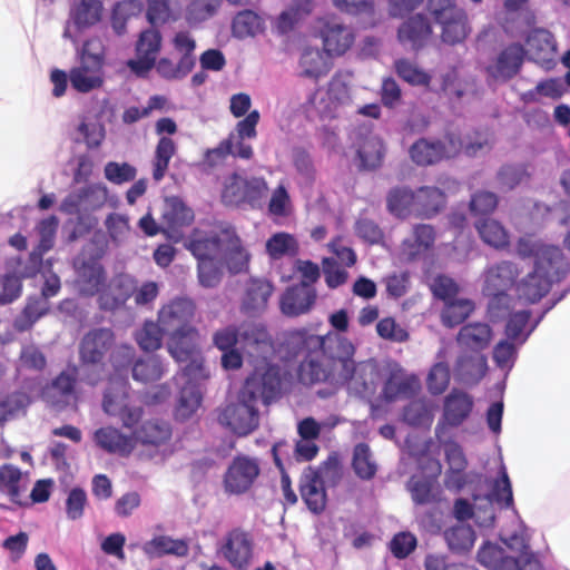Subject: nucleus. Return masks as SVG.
<instances>
[{
	"label": "nucleus",
	"mask_w": 570,
	"mask_h": 570,
	"mask_svg": "<svg viewBox=\"0 0 570 570\" xmlns=\"http://www.w3.org/2000/svg\"><path fill=\"white\" fill-rule=\"evenodd\" d=\"M295 337L303 340L308 348H324L333 361L334 384H344L351 394L363 399L371 400L375 395L383 381L384 365L373 361L355 364V347L348 338L340 334L320 336L305 332H298Z\"/></svg>",
	"instance_id": "nucleus-1"
},
{
	"label": "nucleus",
	"mask_w": 570,
	"mask_h": 570,
	"mask_svg": "<svg viewBox=\"0 0 570 570\" xmlns=\"http://www.w3.org/2000/svg\"><path fill=\"white\" fill-rule=\"evenodd\" d=\"M281 385L279 370L263 360L237 397L229 400L220 410L219 423L239 436L252 433L258 426L257 402L268 403Z\"/></svg>",
	"instance_id": "nucleus-2"
},
{
	"label": "nucleus",
	"mask_w": 570,
	"mask_h": 570,
	"mask_svg": "<svg viewBox=\"0 0 570 570\" xmlns=\"http://www.w3.org/2000/svg\"><path fill=\"white\" fill-rule=\"evenodd\" d=\"M517 254L523 258L533 257V271L515 284V293L524 303H535L568 271L561 249L546 245L532 236L521 237L517 243Z\"/></svg>",
	"instance_id": "nucleus-3"
},
{
	"label": "nucleus",
	"mask_w": 570,
	"mask_h": 570,
	"mask_svg": "<svg viewBox=\"0 0 570 570\" xmlns=\"http://www.w3.org/2000/svg\"><path fill=\"white\" fill-rule=\"evenodd\" d=\"M194 304L189 299H177L159 312L161 332L168 336V351L178 362L190 361L189 370L196 371L198 377H204V358L199 351V335L191 327Z\"/></svg>",
	"instance_id": "nucleus-4"
},
{
	"label": "nucleus",
	"mask_w": 570,
	"mask_h": 570,
	"mask_svg": "<svg viewBox=\"0 0 570 570\" xmlns=\"http://www.w3.org/2000/svg\"><path fill=\"white\" fill-rule=\"evenodd\" d=\"M499 474V478L491 483V493L473 494L472 503L463 498L455 501L453 512L459 521L474 519L480 528H491L495 518L492 502H504L507 507L512 505L511 482L503 464L500 466Z\"/></svg>",
	"instance_id": "nucleus-5"
},
{
	"label": "nucleus",
	"mask_w": 570,
	"mask_h": 570,
	"mask_svg": "<svg viewBox=\"0 0 570 570\" xmlns=\"http://www.w3.org/2000/svg\"><path fill=\"white\" fill-rule=\"evenodd\" d=\"M501 540L511 554H505L502 548L487 542L478 553L481 564L491 570H540L539 561L528 551L524 531L512 535L501 534Z\"/></svg>",
	"instance_id": "nucleus-6"
},
{
	"label": "nucleus",
	"mask_w": 570,
	"mask_h": 570,
	"mask_svg": "<svg viewBox=\"0 0 570 570\" xmlns=\"http://www.w3.org/2000/svg\"><path fill=\"white\" fill-rule=\"evenodd\" d=\"M210 230L199 224L184 239V246L198 261V279L204 287H215L222 278L219 247L217 242L209 239Z\"/></svg>",
	"instance_id": "nucleus-7"
},
{
	"label": "nucleus",
	"mask_w": 570,
	"mask_h": 570,
	"mask_svg": "<svg viewBox=\"0 0 570 570\" xmlns=\"http://www.w3.org/2000/svg\"><path fill=\"white\" fill-rule=\"evenodd\" d=\"M210 230L209 239L217 242L218 258L229 273L246 272L250 262V253L238 236L235 227L226 222L202 223Z\"/></svg>",
	"instance_id": "nucleus-8"
},
{
	"label": "nucleus",
	"mask_w": 570,
	"mask_h": 570,
	"mask_svg": "<svg viewBox=\"0 0 570 570\" xmlns=\"http://www.w3.org/2000/svg\"><path fill=\"white\" fill-rule=\"evenodd\" d=\"M268 185L263 177L242 174L226 176L222 184V200L226 205H248L252 208L262 206Z\"/></svg>",
	"instance_id": "nucleus-9"
},
{
	"label": "nucleus",
	"mask_w": 570,
	"mask_h": 570,
	"mask_svg": "<svg viewBox=\"0 0 570 570\" xmlns=\"http://www.w3.org/2000/svg\"><path fill=\"white\" fill-rule=\"evenodd\" d=\"M102 409L108 415L118 417L125 429H132L142 417V409L134 402L127 381L120 377L110 379Z\"/></svg>",
	"instance_id": "nucleus-10"
},
{
	"label": "nucleus",
	"mask_w": 570,
	"mask_h": 570,
	"mask_svg": "<svg viewBox=\"0 0 570 570\" xmlns=\"http://www.w3.org/2000/svg\"><path fill=\"white\" fill-rule=\"evenodd\" d=\"M529 312L518 309L509 314V321L505 327L508 340L499 342L493 351V360L499 367L509 371L514 364L517 348L524 343L533 326L528 327Z\"/></svg>",
	"instance_id": "nucleus-11"
},
{
	"label": "nucleus",
	"mask_w": 570,
	"mask_h": 570,
	"mask_svg": "<svg viewBox=\"0 0 570 570\" xmlns=\"http://www.w3.org/2000/svg\"><path fill=\"white\" fill-rule=\"evenodd\" d=\"M519 267L512 262L490 266L484 273L483 293L491 298L489 312L492 317L501 316V305L508 301L505 292L515 284Z\"/></svg>",
	"instance_id": "nucleus-12"
},
{
	"label": "nucleus",
	"mask_w": 570,
	"mask_h": 570,
	"mask_svg": "<svg viewBox=\"0 0 570 570\" xmlns=\"http://www.w3.org/2000/svg\"><path fill=\"white\" fill-rule=\"evenodd\" d=\"M217 556L236 570H247L254 561L255 543L250 533L232 529L218 541Z\"/></svg>",
	"instance_id": "nucleus-13"
},
{
	"label": "nucleus",
	"mask_w": 570,
	"mask_h": 570,
	"mask_svg": "<svg viewBox=\"0 0 570 570\" xmlns=\"http://www.w3.org/2000/svg\"><path fill=\"white\" fill-rule=\"evenodd\" d=\"M181 373L176 376V384L180 387L178 402L175 409V415L179 421L191 419L202 404L200 383L205 381L209 373L205 368L206 375L198 377L196 371L189 370L190 361L184 362Z\"/></svg>",
	"instance_id": "nucleus-14"
},
{
	"label": "nucleus",
	"mask_w": 570,
	"mask_h": 570,
	"mask_svg": "<svg viewBox=\"0 0 570 570\" xmlns=\"http://www.w3.org/2000/svg\"><path fill=\"white\" fill-rule=\"evenodd\" d=\"M163 36L161 32L155 28L142 30L135 45V52L137 58L129 59L126 65L130 71L138 78H146L154 69L155 59L161 50Z\"/></svg>",
	"instance_id": "nucleus-15"
},
{
	"label": "nucleus",
	"mask_w": 570,
	"mask_h": 570,
	"mask_svg": "<svg viewBox=\"0 0 570 570\" xmlns=\"http://www.w3.org/2000/svg\"><path fill=\"white\" fill-rule=\"evenodd\" d=\"M261 473L259 463L256 459L237 455L229 463L223 479V487L226 493L239 495L248 492Z\"/></svg>",
	"instance_id": "nucleus-16"
},
{
	"label": "nucleus",
	"mask_w": 570,
	"mask_h": 570,
	"mask_svg": "<svg viewBox=\"0 0 570 570\" xmlns=\"http://www.w3.org/2000/svg\"><path fill=\"white\" fill-rule=\"evenodd\" d=\"M213 341L215 346L222 352L235 350L239 344H255L259 350H268L271 347L268 335L262 325L243 326L239 331L234 326H227L218 330Z\"/></svg>",
	"instance_id": "nucleus-17"
},
{
	"label": "nucleus",
	"mask_w": 570,
	"mask_h": 570,
	"mask_svg": "<svg viewBox=\"0 0 570 570\" xmlns=\"http://www.w3.org/2000/svg\"><path fill=\"white\" fill-rule=\"evenodd\" d=\"M320 37L323 49L328 56H342L354 43L353 30L340 22L336 18H324L320 20Z\"/></svg>",
	"instance_id": "nucleus-18"
},
{
	"label": "nucleus",
	"mask_w": 570,
	"mask_h": 570,
	"mask_svg": "<svg viewBox=\"0 0 570 570\" xmlns=\"http://www.w3.org/2000/svg\"><path fill=\"white\" fill-rule=\"evenodd\" d=\"M525 56L529 60L546 69H551L556 62L557 42L553 35L543 28L531 30L525 38Z\"/></svg>",
	"instance_id": "nucleus-19"
},
{
	"label": "nucleus",
	"mask_w": 570,
	"mask_h": 570,
	"mask_svg": "<svg viewBox=\"0 0 570 570\" xmlns=\"http://www.w3.org/2000/svg\"><path fill=\"white\" fill-rule=\"evenodd\" d=\"M298 332H305L308 335H312L306 330H297L291 333L289 344L293 346H299L302 351H306L307 353H312L317 351V348H308L303 340L295 337ZM318 350L324 351L323 347H318ZM326 362V368L320 363L315 362L314 358H308L302 362L298 368V379L303 384H314L322 381H330L334 383V377L332 375L333 372V361L323 352Z\"/></svg>",
	"instance_id": "nucleus-20"
},
{
	"label": "nucleus",
	"mask_w": 570,
	"mask_h": 570,
	"mask_svg": "<svg viewBox=\"0 0 570 570\" xmlns=\"http://www.w3.org/2000/svg\"><path fill=\"white\" fill-rule=\"evenodd\" d=\"M383 380H385L382 399L392 402L402 397H407L416 393L420 389V380L416 375L406 374L397 365H384Z\"/></svg>",
	"instance_id": "nucleus-21"
},
{
	"label": "nucleus",
	"mask_w": 570,
	"mask_h": 570,
	"mask_svg": "<svg viewBox=\"0 0 570 570\" xmlns=\"http://www.w3.org/2000/svg\"><path fill=\"white\" fill-rule=\"evenodd\" d=\"M163 218L167 237L177 243L183 239L180 228L193 223L194 212L180 198L168 197L165 200Z\"/></svg>",
	"instance_id": "nucleus-22"
},
{
	"label": "nucleus",
	"mask_w": 570,
	"mask_h": 570,
	"mask_svg": "<svg viewBox=\"0 0 570 570\" xmlns=\"http://www.w3.org/2000/svg\"><path fill=\"white\" fill-rule=\"evenodd\" d=\"M525 49L521 43H510L498 55L494 63L488 68L489 73L503 81L517 76L523 65Z\"/></svg>",
	"instance_id": "nucleus-23"
},
{
	"label": "nucleus",
	"mask_w": 570,
	"mask_h": 570,
	"mask_svg": "<svg viewBox=\"0 0 570 570\" xmlns=\"http://www.w3.org/2000/svg\"><path fill=\"white\" fill-rule=\"evenodd\" d=\"M317 293L306 282L292 286L285 291L281 298V311L286 316H298L311 311L315 304Z\"/></svg>",
	"instance_id": "nucleus-24"
},
{
	"label": "nucleus",
	"mask_w": 570,
	"mask_h": 570,
	"mask_svg": "<svg viewBox=\"0 0 570 570\" xmlns=\"http://www.w3.org/2000/svg\"><path fill=\"white\" fill-rule=\"evenodd\" d=\"M131 431L134 438V451L138 445H142L150 449H158L166 444L171 438L170 425L160 420H148L140 425H134Z\"/></svg>",
	"instance_id": "nucleus-25"
},
{
	"label": "nucleus",
	"mask_w": 570,
	"mask_h": 570,
	"mask_svg": "<svg viewBox=\"0 0 570 570\" xmlns=\"http://www.w3.org/2000/svg\"><path fill=\"white\" fill-rule=\"evenodd\" d=\"M273 293L272 284L263 278H249L243 285L240 309L248 315L262 313Z\"/></svg>",
	"instance_id": "nucleus-26"
},
{
	"label": "nucleus",
	"mask_w": 570,
	"mask_h": 570,
	"mask_svg": "<svg viewBox=\"0 0 570 570\" xmlns=\"http://www.w3.org/2000/svg\"><path fill=\"white\" fill-rule=\"evenodd\" d=\"M95 444L108 453L128 456L134 452V438L131 431L125 433L119 429L108 425L94 432Z\"/></svg>",
	"instance_id": "nucleus-27"
},
{
	"label": "nucleus",
	"mask_w": 570,
	"mask_h": 570,
	"mask_svg": "<svg viewBox=\"0 0 570 570\" xmlns=\"http://www.w3.org/2000/svg\"><path fill=\"white\" fill-rule=\"evenodd\" d=\"M135 291L136 282L130 275H117L106 287L102 288L99 295L100 307L109 311L119 308L135 293Z\"/></svg>",
	"instance_id": "nucleus-28"
},
{
	"label": "nucleus",
	"mask_w": 570,
	"mask_h": 570,
	"mask_svg": "<svg viewBox=\"0 0 570 570\" xmlns=\"http://www.w3.org/2000/svg\"><path fill=\"white\" fill-rule=\"evenodd\" d=\"M76 380L75 370L62 372L51 385L42 392L43 400L57 407H65L77 402L78 397L73 389Z\"/></svg>",
	"instance_id": "nucleus-29"
},
{
	"label": "nucleus",
	"mask_w": 570,
	"mask_h": 570,
	"mask_svg": "<svg viewBox=\"0 0 570 570\" xmlns=\"http://www.w3.org/2000/svg\"><path fill=\"white\" fill-rule=\"evenodd\" d=\"M432 35L429 19L417 13L405 20L397 30V39L401 43H407L412 49L423 48Z\"/></svg>",
	"instance_id": "nucleus-30"
},
{
	"label": "nucleus",
	"mask_w": 570,
	"mask_h": 570,
	"mask_svg": "<svg viewBox=\"0 0 570 570\" xmlns=\"http://www.w3.org/2000/svg\"><path fill=\"white\" fill-rule=\"evenodd\" d=\"M114 342L109 330H96L88 333L80 346V356L86 364L99 363Z\"/></svg>",
	"instance_id": "nucleus-31"
},
{
	"label": "nucleus",
	"mask_w": 570,
	"mask_h": 570,
	"mask_svg": "<svg viewBox=\"0 0 570 570\" xmlns=\"http://www.w3.org/2000/svg\"><path fill=\"white\" fill-rule=\"evenodd\" d=\"M444 453L449 470L445 476V485L449 489L460 490L464 487L468 475L464 473L466 459L462 448L455 442L444 444Z\"/></svg>",
	"instance_id": "nucleus-32"
},
{
	"label": "nucleus",
	"mask_w": 570,
	"mask_h": 570,
	"mask_svg": "<svg viewBox=\"0 0 570 570\" xmlns=\"http://www.w3.org/2000/svg\"><path fill=\"white\" fill-rule=\"evenodd\" d=\"M104 4L100 0H76L70 7L69 20L79 31L100 22Z\"/></svg>",
	"instance_id": "nucleus-33"
},
{
	"label": "nucleus",
	"mask_w": 570,
	"mask_h": 570,
	"mask_svg": "<svg viewBox=\"0 0 570 570\" xmlns=\"http://www.w3.org/2000/svg\"><path fill=\"white\" fill-rule=\"evenodd\" d=\"M301 495L312 512L318 513L325 508L326 493L323 480L316 471L307 469L303 473L301 479Z\"/></svg>",
	"instance_id": "nucleus-34"
},
{
	"label": "nucleus",
	"mask_w": 570,
	"mask_h": 570,
	"mask_svg": "<svg viewBox=\"0 0 570 570\" xmlns=\"http://www.w3.org/2000/svg\"><path fill=\"white\" fill-rule=\"evenodd\" d=\"M424 476L414 475L409 482V491L412 499L417 504L428 503L433 498V482L441 473V464L434 459H429L428 464L423 468Z\"/></svg>",
	"instance_id": "nucleus-35"
},
{
	"label": "nucleus",
	"mask_w": 570,
	"mask_h": 570,
	"mask_svg": "<svg viewBox=\"0 0 570 570\" xmlns=\"http://www.w3.org/2000/svg\"><path fill=\"white\" fill-rule=\"evenodd\" d=\"M434 239L435 234L430 225H417L413 233L403 240L401 253L407 259L415 258L428 252Z\"/></svg>",
	"instance_id": "nucleus-36"
},
{
	"label": "nucleus",
	"mask_w": 570,
	"mask_h": 570,
	"mask_svg": "<svg viewBox=\"0 0 570 570\" xmlns=\"http://www.w3.org/2000/svg\"><path fill=\"white\" fill-rule=\"evenodd\" d=\"M27 490V478L21 470L12 464L0 466V492L12 502L21 503L22 493Z\"/></svg>",
	"instance_id": "nucleus-37"
},
{
	"label": "nucleus",
	"mask_w": 570,
	"mask_h": 570,
	"mask_svg": "<svg viewBox=\"0 0 570 570\" xmlns=\"http://www.w3.org/2000/svg\"><path fill=\"white\" fill-rule=\"evenodd\" d=\"M69 79L73 89L79 92H89L102 86L104 71L91 63L81 62L79 67L70 70Z\"/></svg>",
	"instance_id": "nucleus-38"
},
{
	"label": "nucleus",
	"mask_w": 570,
	"mask_h": 570,
	"mask_svg": "<svg viewBox=\"0 0 570 570\" xmlns=\"http://www.w3.org/2000/svg\"><path fill=\"white\" fill-rule=\"evenodd\" d=\"M299 67L302 77L318 80L330 72L332 63L320 49L307 48L301 56Z\"/></svg>",
	"instance_id": "nucleus-39"
},
{
	"label": "nucleus",
	"mask_w": 570,
	"mask_h": 570,
	"mask_svg": "<svg viewBox=\"0 0 570 570\" xmlns=\"http://www.w3.org/2000/svg\"><path fill=\"white\" fill-rule=\"evenodd\" d=\"M448 352L442 347L436 355V361L426 375V387L433 395L444 393L450 384V368L448 364Z\"/></svg>",
	"instance_id": "nucleus-40"
},
{
	"label": "nucleus",
	"mask_w": 570,
	"mask_h": 570,
	"mask_svg": "<svg viewBox=\"0 0 570 570\" xmlns=\"http://www.w3.org/2000/svg\"><path fill=\"white\" fill-rule=\"evenodd\" d=\"M104 282V272L98 262H90L82 266H77L76 285L83 295H94L101 293Z\"/></svg>",
	"instance_id": "nucleus-41"
},
{
	"label": "nucleus",
	"mask_w": 570,
	"mask_h": 570,
	"mask_svg": "<svg viewBox=\"0 0 570 570\" xmlns=\"http://www.w3.org/2000/svg\"><path fill=\"white\" fill-rule=\"evenodd\" d=\"M473 402L471 397L461 392L451 393L444 404V420L452 426L460 425L470 414Z\"/></svg>",
	"instance_id": "nucleus-42"
},
{
	"label": "nucleus",
	"mask_w": 570,
	"mask_h": 570,
	"mask_svg": "<svg viewBox=\"0 0 570 570\" xmlns=\"http://www.w3.org/2000/svg\"><path fill=\"white\" fill-rule=\"evenodd\" d=\"M475 229L481 239L497 249L509 245V233L501 223L493 218H481L475 222Z\"/></svg>",
	"instance_id": "nucleus-43"
},
{
	"label": "nucleus",
	"mask_w": 570,
	"mask_h": 570,
	"mask_svg": "<svg viewBox=\"0 0 570 570\" xmlns=\"http://www.w3.org/2000/svg\"><path fill=\"white\" fill-rule=\"evenodd\" d=\"M492 340L489 325L483 323L469 324L461 328L458 342L465 348L480 351L485 348Z\"/></svg>",
	"instance_id": "nucleus-44"
},
{
	"label": "nucleus",
	"mask_w": 570,
	"mask_h": 570,
	"mask_svg": "<svg viewBox=\"0 0 570 570\" xmlns=\"http://www.w3.org/2000/svg\"><path fill=\"white\" fill-rule=\"evenodd\" d=\"M387 208L396 217L419 215L415 193L406 188H395L387 196Z\"/></svg>",
	"instance_id": "nucleus-45"
},
{
	"label": "nucleus",
	"mask_w": 570,
	"mask_h": 570,
	"mask_svg": "<svg viewBox=\"0 0 570 570\" xmlns=\"http://www.w3.org/2000/svg\"><path fill=\"white\" fill-rule=\"evenodd\" d=\"M144 550L148 554H174L185 557L188 554L189 548L185 540L159 535L146 542Z\"/></svg>",
	"instance_id": "nucleus-46"
},
{
	"label": "nucleus",
	"mask_w": 570,
	"mask_h": 570,
	"mask_svg": "<svg viewBox=\"0 0 570 570\" xmlns=\"http://www.w3.org/2000/svg\"><path fill=\"white\" fill-rule=\"evenodd\" d=\"M266 253L272 259H279L285 256H294L298 252L296 238L284 232L272 235L266 242Z\"/></svg>",
	"instance_id": "nucleus-47"
},
{
	"label": "nucleus",
	"mask_w": 570,
	"mask_h": 570,
	"mask_svg": "<svg viewBox=\"0 0 570 570\" xmlns=\"http://www.w3.org/2000/svg\"><path fill=\"white\" fill-rule=\"evenodd\" d=\"M419 215L431 216L444 204V195L436 187H421L415 193Z\"/></svg>",
	"instance_id": "nucleus-48"
},
{
	"label": "nucleus",
	"mask_w": 570,
	"mask_h": 570,
	"mask_svg": "<svg viewBox=\"0 0 570 570\" xmlns=\"http://www.w3.org/2000/svg\"><path fill=\"white\" fill-rule=\"evenodd\" d=\"M165 372L161 361L157 356H147L138 360L132 367L136 381L148 383L159 380Z\"/></svg>",
	"instance_id": "nucleus-49"
},
{
	"label": "nucleus",
	"mask_w": 570,
	"mask_h": 570,
	"mask_svg": "<svg viewBox=\"0 0 570 570\" xmlns=\"http://www.w3.org/2000/svg\"><path fill=\"white\" fill-rule=\"evenodd\" d=\"M233 33L238 38L255 36L263 30L262 18L252 10L238 12L233 20Z\"/></svg>",
	"instance_id": "nucleus-50"
},
{
	"label": "nucleus",
	"mask_w": 570,
	"mask_h": 570,
	"mask_svg": "<svg viewBox=\"0 0 570 570\" xmlns=\"http://www.w3.org/2000/svg\"><path fill=\"white\" fill-rule=\"evenodd\" d=\"M397 76L411 86H429L431 76L409 59H397L394 62Z\"/></svg>",
	"instance_id": "nucleus-51"
},
{
	"label": "nucleus",
	"mask_w": 570,
	"mask_h": 570,
	"mask_svg": "<svg viewBox=\"0 0 570 570\" xmlns=\"http://www.w3.org/2000/svg\"><path fill=\"white\" fill-rule=\"evenodd\" d=\"M449 548L453 551H468L475 541V534L471 527L456 524L449 528L444 533Z\"/></svg>",
	"instance_id": "nucleus-52"
},
{
	"label": "nucleus",
	"mask_w": 570,
	"mask_h": 570,
	"mask_svg": "<svg viewBox=\"0 0 570 570\" xmlns=\"http://www.w3.org/2000/svg\"><path fill=\"white\" fill-rule=\"evenodd\" d=\"M268 214L276 218L289 217L294 212V205L289 198L287 188L279 184L271 194L268 200Z\"/></svg>",
	"instance_id": "nucleus-53"
},
{
	"label": "nucleus",
	"mask_w": 570,
	"mask_h": 570,
	"mask_svg": "<svg viewBox=\"0 0 570 570\" xmlns=\"http://www.w3.org/2000/svg\"><path fill=\"white\" fill-rule=\"evenodd\" d=\"M446 145H411L409 154L412 160L420 166L433 165L448 157Z\"/></svg>",
	"instance_id": "nucleus-54"
},
{
	"label": "nucleus",
	"mask_w": 570,
	"mask_h": 570,
	"mask_svg": "<svg viewBox=\"0 0 570 570\" xmlns=\"http://www.w3.org/2000/svg\"><path fill=\"white\" fill-rule=\"evenodd\" d=\"M473 303L465 298L448 302L442 312V322L452 327L462 323L473 311Z\"/></svg>",
	"instance_id": "nucleus-55"
},
{
	"label": "nucleus",
	"mask_w": 570,
	"mask_h": 570,
	"mask_svg": "<svg viewBox=\"0 0 570 570\" xmlns=\"http://www.w3.org/2000/svg\"><path fill=\"white\" fill-rule=\"evenodd\" d=\"M428 10L440 26L465 12L462 8L458 7L455 0H428Z\"/></svg>",
	"instance_id": "nucleus-56"
},
{
	"label": "nucleus",
	"mask_w": 570,
	"mask_h": 570,
	"mask_svg": "<svg viewBox=\"0 0 570 570\" xmlns=\"http://www.w3.org/2000/svg\"><path fill=\"white\" fill-rule=\"evenodd\" d=\"M154 68L156 69L158 76L166 80L184 79L193 70L187 66L186 59H178L177 62H174L170 58L167 57H163L158 60L156 58Z\"/></svg>",
	"instance_id": "nucleus-57"
},
{
	"label": "nucleus",
	"mask_w": 570,
	"mask_h": 570,
	"mask_svg": "<svg viewBox=\"0 0 570 570\" xmlns=\"http://www.w3.org/2000/svg\"><path fill=\"white\" fill-rule=\"evenodd\" d=\"M442 41L449 45L462 42L470 33L466 13H462L458 18L441 26Z\"/></svg>",
	"instance_id": "nucleus-58"
},
{
	"label": "nucleus",
	"mask_w": 570,
	"mask_h": 570,
	"mask_svg": "<svg viewBox=\"0 0 570 570\" xmlns=\"http://www.w3.org/2000/svg\"><path fill=\"white\" fill-rule=\"evenodd\" d=\"M252 156L250 145H219L209 150L206 155L208 165L214 166L219 160H226L228 157H239L247 159Z\"/></svg>",
	"instance_id": "nucleus-59"
},
{
	"label": "nucleus",
	"mask_w": 570,
	"mask_h": 570,
	"mask_svg": "<svg viewBox=\"0 0 570 570\" xmlns=\"http://www.w3.org/2000/svg\"><path fill=\"white\" fill-rule=\"evenodd\" d=\"M58 220L56 217L43 219L38 226L40 242L38 249L31 254V259L36 263L41 258V255L49 250L53 244V237L57 230Z\"/></svg>",
	"instance_id": "nucleus-60"
},
{
	"label": "nucleus",
	"mask_w": 570,
	"mask_h": 570,
	"mask_svg": "<svg viewBox=\"0 0 570 570\" xmlns=\"http://www.w3.org/2000/svg\"><path fill=\"white\" fill-rule=\"evenodd\" d=\"M353 468L362 479H370L375 474L376 464L372 460L370 449L365 444H358L354 449Z\"/></svg>",
	"instance_id": "nucleus-61"
},
{
	"label": "nucleus",
	"mask_w": 570,
	"mask_h": 570,
	"mask_svg": "<svg viewBox=\"0 0 570 570\" xmlns=\"http://www.w3.org/2000/svg\"><path fill=\"white\" fill-rule=\"evenodd\" d=\"M355 150L358 166L366 169H374L382 164L385 155L383 145H357Z\"/></svg>",
	"instance_id": "nucleus-62"
},
{
	"label": "nucleus",
	"mask_w": 570,
	"mask_h": 570,
	"mask_svg": "<svg viewBox=\"0 0 570 570\" xmlns=\"http://www.w3.org/2000/svg\"><path fill=\"white\" fill-rule=\"evenodd\" d=\"M174 49L180 55L179 59H186L187 66L194 69L196 58L194 51L196 49V40L188 31H178L171 40Z\"/></svg>",
	"instance_id": "nucleus-63"
},
{
	"label": "nucleus",
	"mask_w": 570,
	"mask_h": 570,
	"mask_svg": "<svg viewBox=\"0 0 570 570\" xmlns=\"http://www.w3.org/2000/svg\"><path fill=\"white\" fill-rule=\"evenodd\" d=\"M161 326L146 322L141 330L136 334V341L144 351H154L161 345Z\"/></svg>",
	"instance_id": "nucleus-64"
}]
</instances>
